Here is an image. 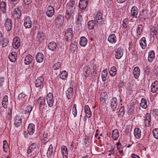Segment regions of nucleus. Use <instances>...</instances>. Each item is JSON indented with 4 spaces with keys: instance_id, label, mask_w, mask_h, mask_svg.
<instances>
[{
    "instance_id": "4468645a",
    "label": "nucleus",
    "mask_w": 158,
    "mask_h": 158,
    "mask_svg": "<svg viewBox=\"0 0 158 158\" xmlns=\"http://www.w3.org/2000/svg\"><path fill=\"white\" fill-rule=\"evenodd\" d=\"M5 26L6 30L8 31H10L12 26L11 20L9 19H6L5 21Z\"/></svg>"
},
{
    "instance_id": "393cba45",
    "label": "nucleus",
    "mask_w": 158,
    "mask_h": 158,
    "mask_svg": "<svg viewBox=\"0 0 158 158\" xmlns=\"http://www.w3.org/2000/svg\"><path fill=\"white\" fill-rule=\"evenodd\" d=\"M138 10L135 6H133L131 10V14L133 17L137 18V15L138 13Z\"/></svg>"
},
{
    "instance_id": "ea45409f",
    "label": "nucleus",
    "mask_w": 158,
    "mask_h": 158,
    "mask_svg": "<svg viewBox=\"0 0 158 158\" xmlns=\"http://www.w3.org/2000/svg\"><path fill=\"white\" fill-rule=\"evenodd\" d=\"M140 106L143 109H146L147 107V101L146 100L143 98L141 101Z\"/></svg>"
},
{
    "instance_id": "5fc2aeb1",
    "label": "nucleus",
    "mask_w": 158,
    "mask_h": 158,
    "mask_svg": "<svg viewBox=\"0 0 158 158\" xmlns=\"http://www.w3.org/2000/svg\"><path fill=\"white\" fill-rule=\"evenodd\" d=\"M84 74L85 78H87L88 77L89 75L90 70L88 68L85 69L84 70Z\"/></svg>"
},
{
    "instance_id": "603ef678",
    "label": "nucleus",
    "mask_w": 158,
    "mask_h": 158,
    "mask_svg": "<svg viewBox=\"0 0 158 158\" xmlns=\"http://www.w3.org/2000/svg\"><path fill=\"white\" fill-rule=\"evenodd\" d=\"M152 133L154 137L156 139H158V129L156 128L154 129Z\"/></svg>"
},
{
    "instance_id": "e2e57ef3",
    "label": "nucleus",
    "mask_w": 158,
    "mask_h": 158,
    "mask_svg": "<svg viewBox=\"0 0 158 158\" xmlns=\"http://www.w3.org/2000/svg\"><path fill=\"white\" fill-rule=\"evenodd\" d=\"M62 154L63 158H67L68 152H62Z\"/></svg>"
},
{
    "instance_id": "c756f323",
    "label": "nucleus",
    "mask_w": 158,
    "mask_h": 158,
    "mask_svg": "<svg viewBox=\"0 0 158 158\" xmlns=\"http://www.w3.org/2000/svg\"><path fill=\"white\" fill-rule=\"evenodd\" d=\"M158 81H156L152 83L151 85V91L152 93H155L158 89Z\"/></svg>"
},
{
    "instance_id": "5701e85b",
    "label": "nucleus",
    "mask_w": 158,
    "mask_h": 158,
    "mask_svg": "<svg viewBox=\"0 0 158 158\" xmlns=\"http://www.w3.org/2000/svg\"><path fill=\"white\" fill-rule=\"evenodd\" d=\"M33 60V57L30 54L27 55L24 59V63L26 65H29L31 63Z\"/></svg>"
},
{
    "instance_id": "aec40b11",
    "label": "nucleus",
    "mask_w": 158,
    "mask_h": 158,
    "mask_svg": "<svg viewBox=\"0 0 158 158\" xmlns=\"http://www.w3.org/2000/svg\"><path fill=\"white\" fill-rule=\"evenodd\" d=\"M144 120L145 121V124L146 127H148L150 125V123L151 121L150 115L149 113H147L145 117Z\"/></svg>"
},
{
    "instance_id": "a19ab883",
    "label": "nucleus",
    "mask_w": 158,
    "mask_h": 158,
    "mask_svg": "<svg viewBox=\"0 0 158 158\" xmlns=\"http://www.w3.org/2000/svg\"><path fill=\"white\" fill-rule=\"evenodd\" d=\"M116 73L117 71L116 67L115 66L112 67L109 71V73L110 76L111 77L115 76Z\"/></svg>"
},
{
    "instance_id": "f3484780",
    "label": "nucleus",
    "mask_w": 158,
    "mask_h": 158,
    "mask_svg": "<svg viewBox=\"0 0 158 158\" xmlns=\"http://www.w3.org/2000/svg\"><path fill=\"white\" fill-rule=\"evenodd\" d=\"M22 123L21 116L17 115L15 118L14 124L15 127H18L20 126Z\"/></svg>"
},
{
    "instance_id": "4be33fe9",
    "label": "nucleus",
    "mask_w": 158,
    "mask_h": 158,
    "mask_svg": "<svg viewBox=\"0 0 158 158\" xmlns=\"http://www.w3.org/2000/svg\"><path fill=\"white\" fill-rule=\"evenodd\" d=\"M154 52L153 50H151L148 53V60L149 62L152 63L154 60Z\"/></svg>"
},
{
    "instance_id": "473e14b6",
    "label": "nucleus",
    "mask_w": 158,
    "mask_h": 158,
    "mask_svg": "<svg viewBox=\"0 0 158 158\" xmlns=\"http://www.w3.org/2000/svg\"><path fill=\"white\" fill-rule=\"evenodd\" d=\"M17 54L15 52H12L9 54V58L12 62H15L16 60Z\"/></svg>"
},
{
    "instance_id": "a878e982",
    "label": "nucleus",
    "mask_w": 158,
    "mask_h": 158,
    "mask_svg": "<svg viewBox=\"0 0 158 158\" xmlns=\"http://www.w3.org/2000/svg\"><path fill=\"white\" fill-rule=\"evenodd\" d=\"M108 41L111 44L115 43L116 41V37L114 34H110L108 37Z\"/></svg>"
},
{
    "instance_id": "69168bd1",
    "label": "nucleus",
    "mask_w": 158,
    "mask_h": 158,
    "mask_svg": "<svg viewBox=\"0 0 158 158\" xmlns=\"http://www.w3.org/2000/svg\"><path fill=\"white\" fill-rule=\"evenodd\" d=\"M131 156L133 158H140L139 156L134 154H132Z\"/></svg>"
},
{
    "instance_id": "2f4dec72",
    "label": "nucleus",
    "mask_w": 158,
    "mask_h": 158,
    "mask_svg": "<svg viewBox=\"0 0 158 158\" xmlns=\"http://www.w3.org/2000/svg\"><path fill=\"white\" fill-rule=\"evenodd\" d=\"M139 44L141 48L143 49H144L147 46V43L146 39L143 37L139 41Z\"/></svg>"
},
{
    "instance_id": "cd10ccee",
    "label": "nucleus",
    "mask_w": 158,
    "mask_h": 158,
    "mask_svg": "<svg viewBox=\"0 0 158 158\" xmlns=\"http://www.w3.org/2000/svg\"><path fill=\"white\" fill-rule=\"evenodd\" d=\"M85 112L87 118H89L91 116L92 113L88 105H85Z\"/></svg>"
},
{
    "instance_id": "72a5a7b5",
    "label": "nucleus",
    "mask_w": 158,
    "mask_h": 158,
    "mask_svg": "<svg viewBox=\"0 0 158 158\" xmlns=\"http://www.w3.org/2000/svg\"><path fill=\"white\" fill-rule=\"evenodd\" d=\"M87 43V40L85 37L82 36L80 38V44L82 47H85Z\"/></svg>"
},
{
    "instance_id": "6e6d98bb",
    "label": "nucleus",
    "mask_w": 158,
    "mask_h": 158,
    "mask_svg": "<svg viewBox=\"0 0 158 158\" xmlns=\"http://www.w3.org/2000/svg\"><path fill=\"white\" fill-rule=\"evenodd\" d=\"M145 73L147 75L149 74L150 73V69L148 66L145 68L144 69Z\"/></svg>"
},
{
    "instance_id": "f257e3e1",
    "label": "nucleus",
    "mask_w": 158,
    "mask_h": 158,
    "mask_svg": "<svg viewBox=\"0 0 158 158\" xmlns=\"http://www.w3.org/2000/svg\"><path fill=\"white\" fill-rule=\"evenodd\" d=\"M65 18L69 19L73 15L75 11V3L74 2H69L66 5Z\"/></svg>"
},
{
    "instance_id": "4c0bfd02",
    "label": "nucleus",
    "mask_w": 158,
    "mask_h": 158,
    "mask_svg": "<svg viewBox=\"0 0 158 158\" xmlns=\"http://www.w3.org/2000/svg\"><path fill=\"white\" fill-rule=\"evenodd\" d=\"M96 21L92 20L89 21L88 23V28L89 29H94L95 25H96Z\"/></svg>"
},
{
    "instance_id": "c03bdc74",
    "label": "nucleus",
    "mask_w": 158,
    "mask_h": 158,
    "mask_svg": "<svg viewBox=\"0 0 158 158\" xmlns=\"http://www.w3.org/2000/svg\"><path fill=\"white\" fill-rule=\"evenodd\" d=\"M3 148L4 152H6L9 149V146L6 140H4L3 142Z\"/></svg>"
},
{
    "instance_id": "7ed1b4c3",
    "label": "nucleus",
    "mask_w": 158,
    "mask_h": 158,
    "mask_svg": "<svg viewBox=\"0 0 158 158\" xmlns=\"http://www.w3.org/2000/svg\"><path fill=\"white\" fill-rule=\"evenodd\" d=\"M64 39L67 41H68L71 40L73 35L72 29L69 28L67 29L64 33Z\"/></svg>"
},
{
    "instance_id": "49530a36",
    "label": "nucleus",
    "mask_w": 158,
    "mask_h": 158,
    "mask_svg": "<svg viewBox=\"0 0 158 158\" xmlns=\"http://www.w3.org/2000/svg\"><path fill=\"white\" fill-rule=\"evenodd\" d=\"M52 153V144H50L48 149L47 155L48 156L50 157Z\"/></svg>"
},
{
    "instance_id": "de8ad7c7",
    "label": "nucleus",
    "mask_w": 158,
    "mask_h": 158,
    "mask_svg": "<svg viewBox=\"0 0 158 158\" xmlns=\"http://www.w3.org/2000/svg\"><path fill=\"white\" fill-rule=\"evenodd\" d=\"M1 42L2 43V45L3 47H5L9 43V41L7 38H3Z\"/></svg>"
},
{
    "instance_id": "3c124183",
    "label": "nucleus",
    "mask_w": 158,
    "mask_h": 158,
    "mask_svg": "<svg viewBox=\"0 0 158 158\" xmlns=\"http://www.w3.org/2000/svg\"><path fill=\"white\" fill-rule=\"evenodd\" d=\"M124 107L123 106H122L119 109L118 114L119 115L123 116L124 115Z\"/></svg>"
},
{
    "instance_id": "09e8293b",
    "label": "nucleus",
    "mask_w": 158,
    "mask_h": 158,
    "mask_svg": "<svg viewBox=\"0 0 158 158\" xmlns=\"http://www.w3.org/2000/svg\"><path fill=\"white\" fill-rule=\"evenodd\" d=\"M116 144L118 151L120 153H122L123 152V151L121 143L118 142Z\"/></svg>"
},
{
    "instance_id": "f03ea898",
    "label": "nucleus",
    "mask_w": 158,
    "mask_h": 158,
    "mask_svg": "<svg viewBox=\"0 0 158 158\" xmlns=\"http://www.w3.org/2000/svg\"><path fill=\"white\" fill-rule=\"evenodd\" d=\"M46 100L49 107H52L53 105L54 99L53 95L51 93H49L46 96Z\"/></svg>"
},
{
    "instance_id": "a211bd4d",
    "label": "nucleus",
    "mask_w": 158,
    "mask_h": 158,
    "mask_svg": "<svg viewBox=\"0 0 158 158\" xmlns=\"http://www.w3.org/2000/svg\"><path fill=\"white\" fill-rule=\"evenodd\" d=\"M133 73L135 78L137 79L139 77L140 73V70L138 67H135L133 71Z\"/></svg>"
},
{
    "instance_id": "9d476101",
    "label": "nucleus",
    "mask_w": 158,
    "mask_h": 158,
    "mask_svg": "<svg viewBox=\"0 0 158 158\" xmlns=\"http://www.w3.org/2000/svg\"><path fill=\"white\" fill-rule=\"evenodd\" d=\"M44 78L43 77H39L35 80V86L37 88L40 87L43 85Z\"/></svg>"
},
{
    "instance_id": "58836bf2",
    "label": "nucleus",
    "mask_w": 158,
    "mask_h": 158,
    "mask_svg": "<svg viewBox=\"0 0 158 158\" xmlns=\"http://www.w3.org/2000/svg\"><path fill=\"white\" fill-rule=\"evenodd\" d=\"M32 108L33 107L31 105H29L27 106L24 109V114H29L28 115H29L30 113L31 112L32 109Z\"/></svg>"
},
{
    "instance_id": "c85d7f7f",
    "label": "nucleus",
    "mask_w": 158,
    "mask_h": 158,
    "mask_svg": "<svg viewBox=\"0 0 158 158\" xmlns=\"http://www.w3.org/2000/svg\"><path fill=\"white\" fill-rule=\"evenodd\" d=\"M44 36L43 33L41 32H39L37 35L36 38L37 41L39 42H41L44 41Z\"/></svg>"
},
{
    "instance_id": "f8f14e48",
    "label": "nucleus",
    "mask_w": 158,
    "mask_h": 158,
    "mask_svg": "<svg viewBox=\"0 0 158 158\" xmlns=\"http://www.w3.org/2000/svg\"><path fill=\"white\" fill-rule=\"evenodd\" d=\"M54 14V8L51 6H49L47 9L46 15L49 17H51Z\"/></svg>"
},
{
    "instance_id": "0e129e2a",
    "label": "nucleus",
    "mask_w": 158,
    "mask_h": 158,
    "mask_svg": "<svg viewBox=\"0 0 158 158\" xmlns=\"http://www.w3.org/2000/svg\"><path fill=\"white\" fill-rule=\"evenodd\" d=\"M25 3L27 5H29L32 2V0H24Z\"/></svg>"
},
{
    "instance_id": "7c9ffc66",
    "label": "nucleus",
    "mask_w": 158,
    "mask_h": 158,
    "mask_svg": "<svg viewBox=\"0 0 158 158\" xmlns=\"http://www.w3.org/2000/svg\"><path fill=\"white\" fill-rule=\"evenodd\" d=\"M48 49L52 51H54L56 48L57 45L55 42H51L48 44Z\"/></svg>"
},
{
    "instance_id": "b1692460",
    "label": "nucleus",
    "mask_w": 158,
    "mask_h": 158,
    "mask_svg": "<svg viewBox=\"0 0 158 158\" xmlns=\"http://www.w3.org/2000/svg\"><path fill=\"white\" fill-rule=\"evenodd\" d=\"M44 59V55L43 53H38L36 56V60L37 62L40 63L42 62Z\"/></svg>"
},
{
    "instance_id": "680f3d73",
    "label": "nucleus",
    "mask_w": 158,
    "mask_h": 158,
    "mask_svg": "<svg viewBox=\"0 0 158 158\" xmlns=\"http://www.w3.org/2000/svg\"><path fill=\"white\" fill-rule=\"evenodd\" d=\"M62 153V152H68L67 147L65 146H62L61 147Z\"/></svg>"
},
{
    "instance_id": "423d86ee",
    "label": "nucleus",
    "mask_w": 158,
    "mask_h": 158,
    "mask_svg": "<svg viewBox=\"0 0 158 158\" xmlns=\"http://www.w3.org/2000/svg\"><path fill=\"white\" fill-rule=\"evenodd\" d=\"M20 39L17 37H15L13 40L12 46L15 49H17L20 47Z\"/></svg>"
},
{
    "instance_id": "6e6552de",
    "label": "nucleus",
    "mask_w": 158,
    "mask_h": 158,
    "mask_svg": "<svg viewBox=\"0 0 158 158\" xmlns=\"http://www.w3.org/2000/svg\"><path fill=\"white\" fill-rule=\"evenodd\" d=\"M37 146V144L35 143H33L30 145L27 149V153L28 154H34L36 149Z\"/></svg>"
},
{
    "instance_id": "ddd939ff",
    "label": "nucleus",
    "mask_w": 158,
    "mask_h": 158,
    "mask_svg": "<svg viewBox=\"0 0 158 158\" xmlns=\"http://www.w3.org/2000/svg\"><path fill=\"white\" fill-rule=\"evenodd\" d=\"M107 95L106 92H103L101 93L100 101L101 104L104 105L106 104L107 98Z\"/></svg>"
},
{
    "instance_id": "864d4df0",
    "label": "nucleus",
    "mask_w": 158,
    "mask_h": 158,
    "mask_svg": "<svg viewBox=\"0 0 158 158\" xmlns=\"http://www.w3.org/2000/svg\"><path fill=\"white\" fill-rule=\"evenodd\" d=\"M61 66V64L59 62H57L54 64L53 66V68L54 70H57L59 69Z\"/></svg>"
},
{
    "instance_id": "1a4fd4ad",
    "label": "nucleus",
    "mask_w": 158,
    "mask_h": 158,
    "mask_svg": "<svg viewBox=\"0 0 158 158\" xmlns=\"http://www.w3.org/2000/svg\"><path fill=\"white\" fill-rule=\"evenodd\" d=\"M24 25L26 28H29L31 27L32 22L29 16H27L24 19Z\"/></svg>"
},
{
    "instance_id": "9b49d317",
    "label": "nucleus",
    "mask_w": 158,
    "mask_h": 158,
    "mask_svg": "<svg viewBox=\"0 0 158 158\" xmlns=\"http://www.w3.org/2000/svg\"><path fill=\"white\" fill-rule=\"evenodd\" d=\"M118 104L117 99L115 97H113L111 100L110 106L113 111L116 110Z\"/></svg>"
},
{
    "instance_id": "20e7f679",
    "label": "nucleus",
    "mask_w": 158,
    "mask_h": 158,
    "mask_svg": "<svg viewBox=\"0 0 158 158\" xmlns=\"http://www.w3.org/2000/svg\"><path fill=\"white\" fill-rule=\"evenodd\" d=\"M123 50L121 47L116 48L115 49V56L116 58L120 59L123 56Z\"/></svg>"
},
{
    "instance_id": "e433bc0d",
    "label": "nucleus",
    "mask_w": 158,
    "mask_h": 158,
    "mask_svg": "<svg viewBox=\"0 0 158 158\" xmlns=\"http://www.w3.org/2000/svg\"><path fill=\"white\" fill-rule=\"evenodd\" d=\"M112 138L114 140H117L119 136L118 131V130L114 129L112 131Z\"/></svg>"
},
{
    "instance_id": "39448f33",
    "label": "nucleus",
    "mask_w": 158,
    "mask_h": 158,
    "mask_svg": "<svg viewBox=\"0 0 158 158\" xmlns=\"http://www.w3.org/2000/svg\"><path fill=\"white\" fill-rule=\"evenodd\" d=\"M95 21L96 22V25H101L103 21L102 14L100 12H97L96 16L95 18Z\"/></svg>"
},
{
    "instance_id": "bf43d9fd",
    "label": "nucleus",
    "mask_w": 158,
    "mask_h": 158,
    "mask_svg": "<svg viewBox=\"0 0 158 158\" xmlns=\"http://www.w3.org/2000/svg\"><path fill=\"white\" fill-rule=\"evenodd\" d=\"M127 20L125 19L123 21V23L122 24V26L126 28L127 27Z\"/></svg>"
},
{
    "instance_id": "0eeeda50",
    "label": "nucleus",
    "mask_w": 158,
    "mask_h": 158,
    "mask_svg": "<svg viewBox=\"0 0 158 158\" xmlns=\"http://www.w3.org/2000/svg\"><path fill=\"white\" fill-rule=\"evenodd\" d=\"M21 15V10L19 7L14 9L13 14V16L15 19H20Z\"/></svg>"
},
{
    "instance_id": "8fccbe9b",
    "label": "nucleus",
    "mask_w": 158,
    "mask_h": 158,
    "mask_svg": "<svg viewBox=\"0 0 158 158\" xmlns=\"http://www.w3.org/2000/svg\"><path fill=\"white\" fill-rule=\"evenodd\" d=\"M72 113L74 116V117H75L77 115V105L75 104L73 105L72 109Z\"/></svg>"
},
{
    "instance_id": "c9c22d12",
    "label": "nucleus",
    "mask_w": 158,
    "mask_h": 158,
    "mask_svg": "<svg viewBox=\"0 0 158 158\" xmlns=\"http://www.w3.org/2000/svg\"><path fill=\"white\" fill-rule=\"evenodd\" d=\"M2 103V106L4 108H6L7 107L8 100L7 95H6L4 96L3 99Z\"/></svg>"
},
{
    "instance_id": "dca6fc26",
    "label": "nucleus",
    "mask_w": 158,
    "mask_h": 158,
    "mask_svg": "<svg viewBox=\"0 0 158 158\" xmlns=\"http://www.w3.org/2000/svg\"><path fill=\"white\" fill-rule=\"evenodd\" d=\"M45 98L43 97H40L37 99V104L39 105L40 108H44L45 104Z\"/></svg>"
},
{
    "instance_id": "6ab92c4d",
    "label": "nucleus",
    "mask_w": 158,
    "mask_h": 158,
    "mask_svg": "<svg viewBox=\"0 0 158 158\" xmlns=\"http://www.w3.org/2000/svg\"><path fill=\"white\" fill-rule=\"evenodd\" d=\"M27 131L29 135H32L35 132L34 125L32 123L29 124L28 127Z\"/></svg>"
},
{
    "instance_id": "bb28decb",
    "label": "nucleus",
    "mask_w": 158,
    "mask_h": 158,
    "mask_svg": "<svg viewBox=\"0 0 158 158\" xmlns=\"http://www.w3.org/2000/svg\"><path fill=\"white\" fill-rule=\"evenodd\" d=\"M73 89L70 87L67 90L66 93V96L68 99H70L73 96Z\"/></svg>"
},
{
    "instance_id": "a18cd8bd",
    "label": "nucleus",
    "mask_w": 158,
    "mask_h": 158,
    "mask_svg": "<svg viewBox=\"0 0 158 158\" xmlns=\"http://www.w3.org/2000/svg\"><path fill=\"white\" fill-rule=\"evenodd\" d=\"M143 26L141 24L138 25L136 29V33L139 35H141L143 32Z\"/></svg>"
},
{
    "instance_id": "774afa93",
    "label": "nucleus",
    "mask_w": 158,
    "mask_h": 158,
    "mask_svg": "<svg viewBox=\"0 0 158 158\" xmlns=\"http://www.w3.org/2000/svg\"><path fill=\"white\" fill-rule=\"evenodd\" d=\"M3 39V36L2 32L0 31V43H1L2 40Z\"/></svg>"
},
{
    "instance_id": "4d7b16f0",
    "label": "nucleus",
    "mask_w": 158,
    "mask_h": 158,
    "mask_svg": "<svg viewBox=\"0 0 158 158\" xmlns=\"http://www.w3.org/2000/svg\"><path fill=\"white\" fill-rule=\"evenodd\" d=\"M26 96V95L24 93H22L19 95L18 99L19 100H20L24 98Z\"/></svg>"
},
{
    "instance_id": "13d9d810",
    "label": "nucleus",
    "mask_w": 158,
    "mask_h": 158,
    "mask_svg": "<svg viewBox=\"0 0 158 158\" xmlns=\"http://www.w3.org/2000/svg\"><path fill=\"white\" fill-rule=\"evenodd\" d=\"M157 31V29L156 27H152L151 30V32L152 33H153V35H156Z\"/></svg>"
},
{
    "instance_id": "37998d69",
    "label": "nucleus",
    "mask_w": 158,
    "mask_h": 158,
    "mask_svg": "<svg viewBox=\"0 0 158 158\" xmlns=\"http://www.w3.org/2000/svg\"><path fill=\"white\" fill-rule=\"evenodd\" d=\"M68 77V73L65 71H63L60 75V78L63 80H65Z\"/></svg>"
},
{
    "instance_id": "2eb2a0df",
    "label": "nucleus",
    "mask_w": 158,
    "mask_h": 158,
    "mask_svg": "<svg viewBox=\"0 0 158 158\" xmlns=\"http://www.w3.org/2000/svg\"><path fill=\"white\" fill-rule=\"evenodd\" d=\"M89 2H90V0H80L79 3V6L81 9H85L88 5Z\"/></svg>"
},
{
    "instance_id": "052dcab7",
    "label": "nucleus",
    "mask_w": 158,
    "mask_h": 158,
    "mask_svg": "<svg viewBox=\"0 0 158 158\" xmlns=\"http://www.w3.org/2000/svg\"><path fill=\"white\" fill-rule=\"evenodd\" d=\"M70 48L72 51H75L76 48V46L73 44H71L70 45Z\"/></svg>"
},
{
    "instance_id": "338daca9",
    "label": "nucleus",
    "mask_w": 158,
    "mask_h": 158,
    "mask_svg": "<svg viewBox=\"0 0 158 158\" xmlns=\"http://www.w3.org/2000/svg\"><path fill=\"white\" fill-rule=\"evenodd\" d=\"M60 17L57 16L55 19V22L56 23H57L60 20Z\"/></svg>"
},
{
    "instance_id": "412c9836",
    "label": "nucleus",
    "mask_w": 158,
    "mask_h": 158,
    "mask_svg": "<svg viewBox=\"0 0 158 158\" xmlns=\"http://www.w3.org/2000/svg\"><path fill=\"white\" fill-rule=\"evenodd\" d=\"M6 2L2 1L0 3V10L4 13L6 11Z\"/></svg>"
},
{
    "instance_id": "79ce46f5",
    "label": "nucleus",
    "mask_w": 158,
    "mask_h": 158,
    "mask_svg": "<svg viewBox=\"0 0 158 158\" xmlns=\"http://www.w3.org/2000/svg\"><path fill=\"white\" fill-rule=\"evenodd\" d=\"M107 74L108 73L106 70H104L102 71L101 73V77L103 81H105L106 80Z\"/></svg>"
},
{
    "instance_id": "f704fd0d",
    "label": "nucleus",
    "mask_w": 158,
    "mask_h": 158,
    "mask_svg": "<svg viewBox=\"0 0 158 158\" xmlns=\"http://www.w3.org/2000/svg\"><path fill=\"white\" fill-rule=\"evenodd\" d=\"M134 134L135 137L138 139L140 138L141 136V131L139 128H136L135 129Z\"/></svg>"
}]
</instances>
